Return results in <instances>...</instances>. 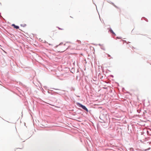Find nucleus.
I'll use <instances>...</instances> for the list:
<instances>
[{"label": "nucleus", "mask_w": 151, "mask_h": 151, "mask_svg": "<svg viewBox=\"0 0 151 151\" xmlns=\"http://www.w3.org/2000/svg\"><path fill=\"white\" fill-rule=\"evenodd\" d=\"M79 106L83 108V109L86 110V111L88 112V110L84 106L82 105L81 104H79Z\"/></svg>", "instance_id": "f257e3e1"}, {"label": "nucleus", "mask_w": 151, "mask_h": 151, "mask_svg": "<svg viewBox=\"0 0 151 151\" xmlns=\"http://www.w3.org/2000/svg\"><path fill=\"white\" fill-rule=\"evenodd\" d=\"M12 26H13L16 29H18L19 28V26L15 25L14 24H13Z\"/></svg>", "instance_id": "f03ea898"}, {"label": "nucleus", "mask_w": 151, "mask_h": 151, "mask_svg": "<svg viewBox=\"0 0 151 151\" xmlns=\"http://www.w3.org/2000/svg\"><path fill=\"white\" fill-rule=\"evenodd\" d=\"M110 32H111L113 34H114L115 35V34L113 32V30L111 29H110Z\"/></svg>", "instance_id": "7ed1b4c3"}, {"label": "nucleus", "mask_w": 151, "mask_h": 151, "mask_svg": "<svg viewBox=\"0 0 151 151\" xmlns=\"http://www.w3.org/2000/svg\"><path fill=\"white\" fill-rule=\"evenodd\" d=\"M65 49H66V48H65L62 50H61V52H63L65 50Z\"/></svg>", "instance_id": "20e7f679"}, {"label": "nucleus", "mask_w": 151, "mask_h": 151, "mask_svg": "<svg viewBox=\"0 0 151 151\" xmlns=\"http://www.w3.org/2000/svg\"><path fill=\"white\" fill-rule=\"evenodd\" d=\"M58 29H60V30H63V29L60 28H59V27H58Z\"/></svg>", "instance_id": "39448f33"}, {"label": "nucleus", "mask_w": 151, "mask_h": 151, "mask_svg": "<svg viewBox=\"0 0 151 151\" xmlns=\"http://www.w3.org/2000/svg\"><path fill=\"white\" fill-rule=\"evenodd\" d=\"M108 55L109 57H110V55Z\"/></svg>", "instance_id": "423d86ee"}]
</instances>
